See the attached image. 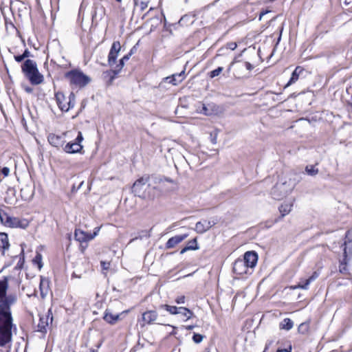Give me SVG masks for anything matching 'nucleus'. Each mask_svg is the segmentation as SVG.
I'll return each mask as SVG.
<instances>
[{"label":"nucleus","mask_w":352,"mask_h":352,"mask_svg":"<svg viewBox=\"0 0 352 352\" xmlns=\"http://www.w3.org/2000/svg\"><path fill=\"white\" fill-rule=\"evenodd\" d=\"M16 301V297L14 295L6 296L0 301V346L11 341L12 317L10 306Z\"/></svg>","instance_id":"f257e3e1"},{"label":"nucleus","mask_w":352,"mask_h":352,"mask_svg":"<svg viewBox=\"0 0 352 352\" xmlns=\"http://www.w3.org/2000/svg\"><path fill=\"white\" fill-rule=\"evenodd\" d=\"M21 71L32 85H38L44 80L43 76L38 69L36 63L33 60H25L21 65Z\"/></svg>","instance_id":"f03ea898"},{"label":"nucleus","mask_w":352,"mask_h":352,"mask_svg":"<svg viewBox=\"0 0 352 352\" xmlns=\"http://www.w3.org/2000/svg\"><path fill=\"white\" fill-rule=\"evenodd\" d=\"M148 181V177H141L136 180L132 186V192L142 199H154L156 187L151 188Z\"/></svg>","instance_id":"7ed1b4c3"},{"label":"nucleus","mask_w":352,"mask_h":352,"mask_svg":"<svg viewBox=\"0 0 352 352\" xmlns=\"http://www.w3.org/2000/svg\"><path fill=\"white\" fill-rule=\"evenodd\" d=\"M294 184L290 179L284 182L277 183L272 189L271 195L273 199L281 200L292 192Z\"/></svg>","instance_id":"20e7f679"},{"label":"nucleus","mask_w":352,"mask_h":352,"mask_svg":"<svg viewBox=\"0 0 352 352\" xmlns=\"http://www.w3.org/2000/svg\"><path fill=\"white\" fill-rule=\"evenodd\" d=\"M0 220L3 224L10 228H19L25 229L29 222L26 219H21L17 217H10L6 212L0 210Z\"/></svg>","instance_id":"39448f33"},{"label":"nucleus","mask_w":352,"mask_h":352,"mask_svg":"<svg viewBox=\"0 0 352 352\" xmlns=\"http://www.w3.org/2000/svg\"><path fill=\"white\" fill-rule=\"evenodd\" d=\"M65 77L69 80L71 85L78 87H85L90 82V78L78 70L68 72Z\"/></svg>","instance_id":"423d86ee"},{"label":"nucleus","mask_w":352,"mask_h":352,"mask_svg":"<svg viewBox=\"0 0 352 352\" xmlns=\"http://www.w3.org/2000/svg\"><path fill=\"white\" fill-rule=\"evenodd\" d=\"M57 104L60 109L63 111H68L71 108L74 107L75 103V96L71 93L68 100L62 92H57L55 94Z\"/></svg>","instance_id":"0eeeda50"},{"label":"nucleus","mask_w":352,"mask_h":352,"mask_svg":"<svg viewBox=\"0 0 352 352\" xmlns=\"http://www.w3.org/2000/svg\"><path fill=\"white\" fill-rule=\"evenodd\" d=\"M133 54V50H131V52L124 56L120 60L119 64L117 65L116 68L113 70L107 71L103 73V76L104 78L109 77V84H111L114 78H116V76L120 72V70L122 69V67L124 65V62L126 60H128L130 58V56Z\"/></svg>","instance_id":"6e6552de"},{"label":"nucleus","mask_w":352,"mask_h":352,"mask_svg":"<svg viewBox=\"0 0 352 352\" xmlns=\"http://www.w3.org/2000/svg\"><path fill=\"white\" fill-rule=\"evenodd\" d=\"M184 78V71H182L179 74H175L170 76L165 77L162 79V82L159 84V87L162 88L164 84L166 82L170 83L173 85H177L181 82Z\"/></svg>","instance_id":"1a4fd4ad"},{"label":"nucleus","mask_w":352,"mask_h":352,"mask_svg":"<svg viewBox=\"0 0 352 352\" xmlns=\"http://www.w3.org/2000/svg\"><path fill=\"white\" fill-rule=\"evenodd\" d=\"M49 319L51 322L53 320V316L51 309L47 311V314L45 316H41L39 322L38 324V331L41 333L47 332V327L49 325Z\"/></svg>","instance_id":"9d476101"},{"label":"nucleus","mask_w":352,"mask_h":352,"mask_svg":"<svg viewBox=\"0 0 352 352\" xmlns=\"http://www.w3.org/2000/svg\"><path fill=\"white\" fill-rule=\"evenodd\" d=\"M241 260L245 262L249 269H252L254 267L257 263L258 255L254 251H248L244 254L243 258H241Z\"/></svg>","instance_id":"9b49d317"},{"label":"nucleus","mask_w":352,"mask_h":352,"mask_svg":"<svg viewBox=\"0 0 352 352\" xmlns=\"http://www.w3.org/2000/svg\"><path fill=\"white\" fill-rule=\"evenodd\" d=\"M120 49L121 46L120 42L114 41L108 55V63L110 66H113V65L116 63V60Z\"/></svg>","instance_id":"f8f14e48"},{"label":"nucleus","mask_w":352,"mask_h":352,"mask_svg":"<svg viewBox=\"0 0 352 352\" xmlns=\"http://www.w3.org/2000/svg\"><path fill=\"white\" fill-rule=\"evenodd\" d=\"M96 235V232H94L93 234H88L79 229H76L74 232L76 240L81 243L90 241L93 239Z\"/></svg>","instance_id":"ddd939ff"},{"label":"nucleus","mask_w":352,"mask_h":352,"mask_svg":"<svg viewBox=\"0 0 352 352\" xmlns=\"http://www.w3.org/2000/svg\"><path fill=\"white\" fill-rule=\"evenodd\" d=\"M189 236L188 233H184L180 235H176L171 238H170L167 242L166 243V248L171 249L175 247L177 244L182 242L184 239H186Z\"/></svg>","instance_id":"4468645a"},{"label":"nucleus","mask_w":352,"mask_h":352,"mask_svg":"<svg viewBox=\"0 0 352 352\" xmlns=\"http://www.w3.org/2000/svg\"><path fill=\"white\" fill-rule=\"evenodd\" d=\"M249 267L245 265L241 258L236 259L233 264V272L239 275L248 274Z\"/></svg>","instance_id":"2eb2a0df"},{"label":"nucleus","mask_w":352,"mask_h":352,"mask_svg":"<svg viewBox=\"0 0 352 352\" xmlns=\"http://www.w3.org/2000/svg\"><path fill=\"white\" fill-rule=\"evenodd\" d=\"M216 222L214 221L204 220L199 221L195 225V230L197 233L203 234L208 231L210 228L215 225Z\"/></svg>","instance_id":"dca6fc26"},{"label":"nucleus","mask_w":352,"mask_h":352,"mask_svg":"<svg viewBox=\"0 0 352 352\" xmlns=\"http://www.w3.org/2000/svg\"><path fill=\"white\" fill-rule=\"evenodd\" d=\"M47 140L49 143L54 147L62 146L65 142L63 138L53 133H51L48 135Z\"/></svg>","instance_id":"f3484780"},{"label":"nucleus","mask_w":352,"mask_h":352,"mask_svg":"<svg viewBox=\"0 0 352 352\" xmlns=\"http://www.w3.org/2000/svg\"><path fill=\"white\" fill-rule=\"evenodd\" d=\"M245 68L248 71H251L254 69V66L249 62H238L236 65V75L239 77L245 76V74H242L240 71Z\"/></svg>","instance_id":"a211bd4d"},{"label":"nucleus","mask_w":352,"mask_h":352,"mask_svg":"<svg viewBox=\"0 0 352 352\" xmlns=\"http://www.w3.org/2000/svg\"><path fill=\"white\" fill-rule=\"evenodd\" d=\"M82 149V146L78 142H68L64 147V151L68 153H79Z\"/></svg>","instance_id":"6ab92c4d"},{"label":"nucleus","mask_w":352,"mask_h":352,"mask_svg":"<svg viewBox=\"0 0 352 352\" xmlns=\"http://www.w3.org/2000/svg\"><path fill=\"white\" fill-rule=\"evenodd\" d=\"M157 316L155 311H147L142 314V320L146 324H152L157 320Z\"/></svg>","instance_id":"aec40b11"},{"label":"nucleus","mask_w":352,"mask_h":352,"mask_svg":"<svg viewBox=\"0 0 352 352\" xmlns=\"http://www.w3.org/2000/svg\"><path fill=\"white\" fill-rule=\"evenodd\" d=\"M292 207H293L292 202L285 203V204H281L278 208L279 212L281 215L278 219H276L275 220V223L278 222L279 221V219H282L283 217H284L285 216L291 212Z\"/></svg>","instance_id":"412c9836"},{"label":"nucleus","mask_w":352,"mask_h":352,"mask_svg":"<svg viewBox=\"0 0 352 352\" xmlns=\"http://www.w3.org/2000/svg\"><path fill=\"white\" fill-rule=\"evenodd\" d=\"M103 319L109 324H113L120 319V314H113L110 310L106 309Z\"/></svg>","instance_id":"4be33fe9"},{"label":"nucleus","mask_w":352,"mask_h":352,"mask_svg":"<svg viewBox=\"0 0 352 352\" xmlns=\"http://www.w3.org/2000/svg\"><path fill=\"white\" fill-rule=\"evenodd\" d=\"M199 249V247L197 244V238H194L193 239L188 241L186 245L183 249H182V250L180 251V254H183L185 252H186L187 251L197 250Z\"/></svg>","instance_id":"5701e85b"},{"label":"nucleus","mask_w":352,"mask_h":352,"mask_svg":"<svg viewBox=\"0 0 352 352\" xmlns=\"http://www.w3.org/2000/svg\"><path fill=\"white\" fill-rule=\"evenodd\" d=\"M302 72H303V69L301 67H299V66L296 67V69H294V71L292 72V76H291L289 82L285 86V88H286V87L290 86L291 85H292L293 83L296 82L298 80L299 76Z\"/></svg>","instance_id":"b1692460"},{"label":"nucleus","mask_w":352,"mask_h":352,"mask_svg":"<svg viewBox=\"0 0 352 352\" xmlns=\"http://www.w3.org/2000/svg\"><path fill=\"white\" fill-rule=\"evenodd\" d=\"M151 0H133V10L139 9L140 12H143L148 6Z\"/></svg>","instance_id":"393cba45"},{"label":"nucleus","mask_w":352,"mask_h":352,"mask_svg":"<svg viewBox=\"0 0 352 352\" xmlns=\"http://www.w3.org/2000/svg\"><path fill=\"white\" fill-rule=\"evenodd\" d=\"M39 289L41 292V296L45 298L49 292L48 280L43 278H41Z\"/></svg>","instance_id":"a878e982"},{"label":"nucleus","mask_w":352,"mask_h":352,"mask_svg":"<svg viewBox=\"0 0 352 352\" xmlns=\"http://www.w3.org/2000/svg\"><path fill=\"white\" fill-rule=\"evenodd\" d=\"M8 287V281L7 277L0 280V301L2 300L6 295Z\"/></svg>","instance_id":"bb28decb"},{"label":"nucleus","mask_w":352,"mask_h":352,"mask_svg":"<svg viewBox=\"0 0 352 352\" xmlns=\"http://www.w3.org/2000/svg\"><path fill=\"white\" fill-rule=\"evenodd\" d=\"M318 276H319V274L317 272H314L309 278L305 280V284L300 285V283L299 285L296 286L295 288H300L302 289H307L309 284L312 281L315 280L318 277Z\"/></svg>","instance_id":"cd10ccee"},{"label":"nucleus","mask_w":352,"mask_h":352,"mask_svg":"<svg viewBox=\"0 0 352 352\" xmlns=\"http://www.w3.org/2000/svg\"><path fill=\"white\" fill-rule=\"evenodd\" d=\"M0 247L3 249V252L9 249L10 243L8 241V234L6 233H0Z\"/></svg>","instance_id":"c85d7f7f"},{"label":"nucleus","mask_w":352,"mask_h":352,"mask_svg":"<svg viewBox=\"0 0 352 352\" xmlns=\"http://www.w3.org/2000/svg\"><path fill=\"white\" fill-rule=\"evenodd\" d=\"M294 327V322L290 318H285L279 324L280 329L289 331Z\"/></svg>","instance_id":"c756f323"},{"label":"nucleus","mask_w":352,"mask_h":352,"mask_svg":"<svg viewBox=\"0 0 352 352\" xmlns=\"http://www.w3.org/2000/svg\"><path fill=\"white\" fill-rule=\"evenodd\" d=\"M346 260H347L346 248L344 247V258L340 261V272L342 274L347 273Z\"/></svg>","instance_id":"7c9ffc66"},{"label":"nucleus","mask_w":352,"mask_h":352,"mask_svg":"<svg viewBox=\"0 0 352 352\" xmlns=\"http://www.w3.org/2000/svg\"><path fill=\"white\" fill-rule=\"evenodd\" d=\"M199 108V112L201 113H203L206 116H210L212 113V110L210 108V104H200Z\"/></svg>","instance_id":"2f4dec72"},{"label":"nucleus","mask_w":352,"mask_h":352,"mask_svg":"<svg viewBox=\"0 0 352 352\" xmlns=\"http://www.w3.org/2000/svg\"><path fill=\"white\" fill-rule=\"evenodd\" d=\"M178 314L182 315L186 320H188L192 316V312L188 308L180 307H179Z\"/></svg>","instance_id":"473e14b6"},{"label":"nucleus","mask_w":352,"mask_h":352,"mask_svg":"<svg viewBox=\"0 0 352 352\" xmlns=\"http://www.w3.org/2000/svg\"><path fill=\"white\" fill-rule=\"evenodd\" d=\"M161 308L166 309L170 314H173V315L178 314L179 307H177L170 306L168 305H161Z\"/></svg>","instance_id":"72a5a7b5"},{"label":"nucleus","mask_w":352,"mask_h":352,"mask_svg":"<svg viewBox=\"0 0 352 352\" xmlns=\"http://www.w3.org/2000/svg\"><path fill=\"white\" fill-rule=\"evenodd\" d=\"M309 322L307 321L302 322L298 328V332L302 334H305L309 331Z\"/></svg>","instance_id":"f704fd0d"},{"label":"nucleus","mask_w":352,"mask_h":352,"mask_svg":"<svg viewBox=\"0 0 352 352\" xmlns=\"http://www.w3.org/2000/svg\"><path fill=\"white\" fill-rule=\"evenodd\" d=\"M306 173L311 176H314L318 174V169L314 165L307 166L305 168Z\"/></svg>","instance_id":"c9c22d12"},{"label":"nucleus","mask_w":352,"mask_h":352,"mask_svg":"<svg viewBox=\"0 0 352 352\" xmlns=\"http://www.w3.org/2000/svg\"><path fill=\"white\" fill-rule=\"evenodd\" d=\"M223 68L222 67H219L218 68L211 71L209 74L210 78H214L218 76L223 71Z\"/></svg>","instance_id":"e433bc0d"},{"label":"nucleus","mask_w":352,"mask_h":352,"mask_svg":"<svg viewBox=\"0 0 352 352\" xmlns=\"http://www.w3.org/2000/svg\"><path fill=\"white\" fill-rule=\"evenodd\" d=\"M41 261H42L41 254H37L34 259V261L38 264L39 269H41L43 267Z\"/></svg>","instance_id":"4c0bfd02"},{"label":"nucleus","mask_w":352,"mask_h":352,"mask_svg":"<svg viewBox=\"0 0 352 352\" xmlns=\"http://www.w3.org/2000/svg\"><path fill=\"white\" fill-rule=\"evenodd\" d=\"M204 336L199 333H195L192 340L195 343H200L203 340Z\"/></svg>","instance_id":"58836bf2"},{"label":"nucleus","mask_w":352,"mask_h":352,"mask_svg":"<svg viewBox=\"0 0 352 352\" xmlns=\"http://www.w3.org/2000/svg\"><path fill=\"white\" fill-rule=\"evenodd\" d=\"M100 265H101L102 270H107L110 267L111 264L108 261H102L100 262Z\"/></svg>","instance_id":"ea45409f"},{"label":"nucleus","mask_w":352,"mask_h":352,"mask_svg":"<svg viewBox=\"0 0 352 352\" xmlns=\"http://www.w3.org/2000/svg\"><path fill=\"white\" fill-rule=\"evenodd\" d=\"M342 3L346 6H351L349 10L352 12V0H342Z\"/></svg>","instance_id":"a19ab883"},{"label":"nucleus","mask_w":352,"mask_h":352,"mask_svg":"<svg viewBox=\"0 0 352 352\" xmlns=\"http://www.w3.org/2000/svg\"><path fill=\"white\" fill-rule=\"evenodd\" d=\"M175 301L177 304H184L185 302V296H178L175 299Z\"/></svg>","instance_id":"79ce46f5"},{"label":"nucleus","mask_w":352,"mask_h":352,"mask_svg":"<svg viewBox=\"0 0 352 352\" xmlns=\"http://www.w3.org/2000/svg\"><path fill=\"white\" fill-rule=\"evenodd\" d=\"M1 173L3 175L4 177H7L10 174V168L8 167H3L1 169Z\"/></svg>","instance_id":"37998d69"},{"label":"nucleus","mask_w":352,"mask_h":352,"mask_svg":"<svg viewBox=\"0 0 352 352\" xmlns=\"http://www.w3.org/2000/svg\"><path fill=\"white\" fill-rule=\"evenodd\" d=\"M82 140H83V137H82V133L80 131H79L78 133V135L75 140V142H78V143L80 144L81 142L82 141Z\"/></svg>","instance_id":"c03bdc74"},{"label":"nucleus","mask_w":352,"mask_h":352,"mask_svg":"<svg viewBox=\"0 0 352 352\" xmlns=\"http://www.w3.org/2000/svg\"><path fill=\"white\" fill-rule=\"evenodd\" d=\"M14 60L18 62V63H20L21 61H23L25 58H23V54L21 55H17V56H14Z\"/></svg>","instance_id":"a18cd8bd"},{"label":"nucleus","mask_w":352,"mask_h":352,"mask_svg":"<svg viewBox=\"0 0 352 352\" xmlns=\"http://www.w3.org/2000/svg\"><path fill=\"white\" fill-rule=\"evenodd\" d=\"M30 56V52L28 50H25L23 53V56L24 58H28Z\"/></svg>","instance_id":"49530a36"},{"label":"nucleus","mask_w":352,"mask_h":352,"mask_svg":"<svg viewBox=\"0 0 352 352\" xmlns=\"http://www.w3.org/2000/svg\"><path fill=\"white\" fill-rule=\"evenodd\" d=\"M228 47L230 50H234L236 47V44L235 43H229L228 44Z\"/></svg>","instance_id":"de8ad7c7"},{"label":"nucleus","mask_w":352,"mask_h":352,"mask_svg":"<svg viewBox=\"0 0 352 352\" xmlns=\"http://www.w3.org/2000/svg\"><path fill=\"white\" fill-rule=\"evenodd\" d=\"M96 20L97 19V10L96 8H95L93 13H92V20Z\"/></svg>","instance_id":"09e8293b"},{"label":"nucleus","mask_w":352,"mask_h":352,"mask_svg":"<svg viewBox=\"0 0 352 352\" xmlns=\"http://www.w3.org/2000/svg\"><path fill=\"white\" fill-rule=\"evenodd\" d=\"M24 89L27 93H32L33 91V89L28 86L25 87Z\"/></svg>","instance_id":"8fccbe9b"},{"label":"nucleus","mask_w":352,"mask_h":352,"mask_svg":"<svg viewBox=\"0 0 352 352\" xmlns=\"http://www.w3.org/2000/svg\"><path fill=\"white\" fill-rule=\"evenodd\" d=\"M292 351V346H289V349H284V352H291Z\"/></svg>","instance_id":"3c124183"},{"label":"nucleus","mask_w":352,"mask_h":352,"mask_svg":"<svg viewBox=\"0 0 352 352\" xmlns=\"http://www.w3.org/2000/svg\"><path fill=\"white\" fill-rule=\"evenodd\" d=\"M193 328H194V326H192V325H189V326H187V327H186V329H188V330H191V329H192Z\"/></svg>","instance_id":"603ef678"},{"label":"nucleus","mask_w":352,"mask_h":352,"mask_svg":"<svg viewBox=\"0 0 352 352\" xmlns=\"http://www.w3.org/2000/svg\"><path fill=\"white\" fill-rule=\"evenodd\" d=\"M305 280L306 279H301L300 281L299 282V283L298 285H299L300 283V285H303L305 283Z\"/></svg>","instance_id":"864d4df0"},{"label":"nucleus","mask_w":352,"mask_h":352,"mask_svg":"<svg viewBox=\"0 0 352 352\" xmlns=\"http://www.w3.org/2000/svg\"><path fill=\"white\" fill-rule=\"evenodd\" d=\"M99 230H100V228L97 227L95 228V231L94 232H96L98 234Z\"/></svg>","instance_id":"5fc2aeb1"},{"label":"nucleus","mask_w":352,"mask_h":352,"mask_svg":"<svg viewBox=\"0 0 352 352\" xmlns=\"http://www.w3.org/2000/svg\"><path fill=\"white\" fill-rule=\"evenodd\" d=\"M212 142L213 144H215V143H216V138H212Z\"/></svg>","instance_id":"6e6d98bb"},{"label":"nucleus","mask_w":352,"mask_h":352,"mask_svg":"<svg viewBox=\"0 0 352 352\" xmlns=\"http://www.w3.org/2000/svg\"><path fill=\"white\" fill-rule=\"evenodd\" d=\"M89 352H98V351L96 349H90Z\"/></svg>","instance_id":"4d7b16f0"},{"label":"nucleus","mask_w":352,"mask_h":352,"mask_svg":"<svg viewBox=\"0 0 352 352\" xmlns=\"http://www.w3.org/2000/svg\"><path fill=\"white\" fill-rule=\"evenodd\" d=\"M276 352H284V349H278Z\"/></svg>","instance_id":"13d9d810"},{"label":"nucleus","mask_w":352,"mask_h":352,"mask_svg":"<svg viewBox=\"0 0 352 352\" xmlns=\"http://www.w3.org/2000/svg\"><path fill=\"white\" fill-rule=\"evenodd\" d=\"M157 179L159 181L160 183L163 181L162 178H157Z\"/></svg>","instance_id":"bf43d9fd"},{"label":"nucleus","mask_w":352,"mask_h":352,"mask_svg":"<svg viewBox=\"0 0 352 352\" xmlns=\"http://www.w3.org/2000/svg\"><path fill=\"white\" fill-rule=\"evenodd\" d=\"M272 344V342H270L268 344H266V348L268 347L269 345H270Z\"/></svg>","instance_id":"052dcab7"},{"label":"nucleus","mask_w":352,"mask_h":352,"mask_svg":"<svg viewBox=\"0 0 352 352\" xmlns=\"http://www.w3.org/2000/svg\"><path fill=\"white\" fill-rule=\"evenodd\" d=\"M118 3H121L122 0H116Z\"/></svg>","instance_id":"680f3d73"},{"label":"nucleus","mask_w":352,"mask_h":352,"mask_svg":"<svg viewBox=\"0 0 352 352\" xmlns=\"http://www.w3.org/2000/svg\"><path fill=\"white\" fill-rule=\"evenodd\" d=\"M120 10H121V12H124V8H120Z\"/></svg>","instance_id":"e2e57ef3"},{"label":"nucleus","mask_w":352,"mask_h":352,"mask_svg":"<svg viewBox=\"0 0 352 352\" xmlns=\"http://www.w3.org/2000/svg\"><path fill=\"white\" fill-rule=\"evenodd\" d=\"M264 13H261V16H260V19L261 18L262 15H263Z\"/></svg>","instance_id":"0e129e2a"}]
</instances>
